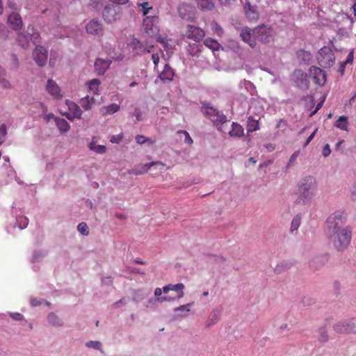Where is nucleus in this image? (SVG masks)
Listing matches in <instances>:
<instances>
[{
  "instance_id": "22",
  "label": "nucleus",
  "mask_w": 356,
  "mask_h": 356,
  "mask_svg": "<svg viewBox=\"0 0 356 356\" xmlns=\"http://www.w3.org/2000/svg\"><path fill=\"white\" fill-rule=\"evenodd\" d=\"M209 113L211 116V120L216 124H222L227 120V118L224 114L222 113L216 112V111L213 110L212 108H211V111Z\"/></svg>"
},
{
  "instance_id": "40",
  "label": "nucleus",
  "mask_w": 356,
  "mask_h": 356,
  "mask_svg": "<svg viewBox=\"0 0 356 356\" xmlns=\"http://www.w3.org/2000/svg\"><path fill=\"white\" fill-rule=\"evenodd\" d=\"M297 54L298 56L305 62H309L312 59V54L309 51L300 50L298 51Z\"/></svg>"
},
{
  "instance_id": "58",
  "label": "nucleus",
  "mask_w": 356,
  "mask_h": 356,
  "mask_svg": "<svg viewBox=\"0 0 356 356\" xmlns=\"http://www.w3.org/2000/svg\"><path fill=\"white\" fill-rule=\"evenodd\" d=\"M265 147L270 152L273 151L275 149V145L272 143H268L264 145Z\"/></svg>"
},
{
  "instance_id": "10",
  "label": "nucleus",
  "mask_w": 356,
  "mask_h": 356,
  "mask_svg": "<svg viewBox=\"0 0 356 356\" xmlns=\"http://www.w3.org/2000/svg\"><path fill=\"white\" fill-rule=\"evenodd\" d=\"M334 237L337 238L339 245H348L352 237V230L350 227H346L339 230Z\"/></svg>"
},
{
  "instance_id": "49",
  "label": "nucleus",
  "mask_w": 356,
  "mask_h": 356,
  "mask_svg": "<svg viewBox=\"0 0 356 356\" xmlns=\"http://www.w3.org/2000/svg\"><path fill=\"white\" fill-rule=\"evenodd\" d=\"M299 154H300V150L296 151L290 157L289 162L288 165H292L296 161Z\"/></svg>"
},
{
  "instance_id": "12",
  "label": "nucleus",
  "mask_w": 356,
  "mask_h": 356,
  "mask_svg": "<svg viewBox=\"0 0 356 356\" xmlns=\"http://www.w3.org/2000/svg\"><path fill=\"white\" fill-rule=\"evenodd\" d=\"M46 90L54 99H60L63 97L60 87L51 79L47 81Z\"/></svg>"
},
{
  "instance_id": "43",
  "label": "nucleus",
  "mask_w": 356,
  "mask_h": 356,
  "mask_svg": "<svg viewBox=\"0 0 356 356\" xmlns=\"http://www.w3.org/2000/svg\"><path fill=\"white\" fill-rule=\"evenodd\" d=\"M348 324L350 333H356V318L348 319Z\"/></svg>"
},
{
  "instance_id": "39",
  "label": "nucleus",
  "mask_w": 356,
  "mask_h": 356,
  "mask_svg": "<svg viewBox=\"0 0 356 356\" xmlns=\"http://www.w3.org/2000/svg\"><path fill=\"white\" fill-rule=\"evenodd\" d=\"M177 135L180 138L184 136V143L188 145H192L193 143V139L190 136L189 134L185 130H179L177 131Z\"/></svg>"
},
{
  "instance_id": "1",
  "label": "nucleus",
  "mask_w": 356,
  "mask_h": 356,
  "mask_svg": "<svg viewBox=\"0 0 356 356\" xmlns=\"http://www.w3.org/2000/svg\"><path fill=\"white\" fill-rule=\"evenodd\" d=\"M274 32L272 28L264 25H259L254 29L245 27L240 33V37L252 48H254L257 44V40L268 43L273 38Z\"/></svg>"
},
{
  "instance_id": "16",
  "label": "nucleus",
  "mask_w": 356,
  "mask_h": 356,
  "mask_svg": "<svg viewBox=\"0 0 356 356\" xmlns=\"http://www.w3.org/2000/svg\"><path fill=\"white\" fill-rule=\"evenodd\" d=\"M156 165H163L161 162H151L145 164H139L133 168L132 172L136 175H143L146 173L151 167Z\"/></svg>"
},
{
  "instance_id": "48",
  "label": "nucleus",
  "mask_w": 356,
  "mask_h": 356,
  "mask_svg": "<svg viewBox=\"0 0 356 356\" xmlns=\"http://www.w3.org/2000/svg\"><path fill=\"white\" fill-rule=\"evenodd\" d=\"M149 140V138H146L143 135H137L136 136V141L137 143L138 144H143L145 143V142L148 141Z\"/></svg>"
},
{
  "instance_id": "6",
  "label": "nucleus",
  "mask_w": 356,
  "mask_h": 356,
  "mask_svg": "<svg viewBox=\"0 0 356 356\" xmlns=\"http://www.w3.org/2000/svg\"><path fill=\"white\" fill-rule=\"evenodd\" d=\"M309 77L315 84L319 86H324L327 80L325 71L315 66L310 67L309 70Z\"/></svg>"
},
{
  "instance_id": "28",
  "label": "nucleus",
  "mask_w": 356,
  "mask_h": 356,
  "mask_svg": "<svg viewBox=\"0 0 356 356\" xmlns=\"http://www.w3.org/2000/svg\"><path fill=\"white\" fill-rule=\"evenodd\" d=\"M94 103L95 98L93 97H90L89 95H86L81 98L79 102L81 106L83 107L86 111L90 110Z\"/></svg>"
},
{
  "instance_id": "32",
  "label": "nucleus",
  "mask_w": 356,
  "mask_h": 356,
  "mask_svg": "<svg viewBox=\"0 0 356 356\" xmlns=\"http://www.w3.org/2000/svg\"><path fill=\"white\" fill-rule=\"evenodd\" d=\"M335 127L343 131H348V118L345 115L340 116L335 122Z\"/></svg>"
},
{
  "instance_id": "24",
  "label": "nucleus",
  "mask_w": 356,
  "mask_h": 356,
  "mask_svg": "<svg viewBox=\"0 0 356 356\" xmlns=\"http://www.w3.org/2000/svg\"><path fill=\"white\" fill-rule=\"evenodd\" d=\"M334 330L339 334H348L350 330L348 329V320L339 321L333 326Z\"/></svg>"
},
{
  "instance_id": "56",
  "label": "nucleus",
  "mask_w": 356,
  "mask_h": 356,
  "mask_svg": "<svg viewBox=\"0 0 356 356\" xmlns=\"http://www.w3.org/2000/svg\"><path fill=\"white\" fill-rule=\"evenodd\" d=\"M110 1L115 4L124 5L126 4L129 0H110Z\"/></svg>"
},
{
  "instance_id": "4",
  "label": "nucleus",
  "mask_w": 356,
  "mask_h": 356,
  "mask_svg": "<svg viewBox=\"0 0 356 356\" xmlns=\"http://www.w3.org/2000/svg\"><path fill=\"white\" fill-rule=\"evenodd\" d=\"M318 64L323 67H330L335 62V56L330 47H324L321 48L317 56Z\"/></svg>"
},
{
  "instance_id": "15",
  "label": "nucleus",
  "mask_w": 356,
  "mask_h": 356,
  "mask_svg": "<svg viewBox=\"0 0 356 356\" xmlns=\"http://www.w3.org/2000/svg\"><path fill=\"white\" fill-rule=\"evenodd\" d=\"M244 10L249 21H257L259 19V14L257 12L256 7L251 6L250 2L246 1L245 3Z\"/></svg>"
},
{
  "instance_id": "62",
  "label": "nucleus",
  "mask_w": 356,
  "mask_h": 356,
  "mask_svg": "<svg viewBox=\"0 0 356 356\" xmlns=\"http://www.w3.org/2000/svg\"><path fill=\"white\" fill-rule=\"evenodd\" d=\"M353 52H350V53L348 54V57H347V59H346V60L345 63H350V62H352V61H353Z\"/></svg>"
},
{
  "instance_id": "2",
  "label": "nucleus",
  "mask_w": 356,
  "mask_h": 356,
  "mask_svg": "<svg viewBox=\"0 0 356 356\" xmlns=\"http://www.w3.org/2000/svg\"><path fill=\"white\" fill-rule=\"evenodd\" d=\"M317 182L312 176H307L301 179L298 184L297 195L298 198L304 203L311 202L316 195Z\"/></svg>"
},
{
  "instance_id": "21",
  "label": "nucleus",
  "mask_w": 356,
  "mask_h": 356,
  "mask_svg": "<svg viewBox=\"0 0 356 356\" xmlns=\"http://www.w3.org/2000/svg\"><path fill=\"white\" fill-rule=\"evenodd\" d=\"M179 15L184 19H188L190 17L192 11V6L188 3H180L177 8Z\"/></svg>"
},
{
  "instance_id": "41",
  "label": "nucleus",
  "mask_w": 356,
  "mask_h": 356,
  "mask_svg": "<svg viewBox=\"0 0 356 356\" xmlns=\"http://www.w3.org/2000/svg\"><path fill=\"white\" fill-rule=\"evenodd\" d=\"M86 346L88 348H92L97 350H101L102 353L104 351L102 350V344L99 341H90L86 343Z\"/></svg>"
},
{
  "instance_id": "59",
  "label": "nucleus",
  "mask_w": 356,
  "mask_h": 356,
  "mask_svg": "<svg viewBox=\"0 0 356 356\" xmlns=\"http://www.w3.org/2000/svg\"><path fill=\"white\" fill-rule=\"evenodd\" d=\"M20 220H22V222H23V223H24V227H21V226H20L19 227H20V229H24V228H25V227L27 226V225H28V219H27L26 218H25V217H22V218H20Z\"/></svg>"
},
{
  "instance_id": "37",
  "label": "nucleus",
  "mask_w": 356,
  "mask_h": 356,
  "mask_svg": "<svg viewBox=\"0 0 356 356\" xmlns=\"http://www.w3.org/2000/svg\"><path fill=\"white\" fill-rule=\"evenodd\" d=\"M99 80L97 79H94L88 83V89L90 92H92L93 94H97V91L99 90Z\"/></svg>"
},
{
  "instance_id": "19",
  "label": "nucleus",
  "mask_w": 356,
  "mask_h": 356,
  "mask_svg": "<svg viewBox=\"0 0 356 356\" xmlns=\"http://www.w3.org/2000/svg\"><path fill=\"white\" fill-rule=\"evenodd\" d=\"M66 104L73 115L72 118H71L70 115H67V118L70 120H72L74 118L80 119L82 113L80 107L76 104L70 100H66Z\"/></svg>"
},
{
  "instance_id": "34",
  "label": "nucleus",
  "mask_w": 356,
  "mask_h": 356,
  "mask_svg": "<svg viewBox=\"0 0 356 356\" xmlns=\"http://www.w3.org/2000/svg\"><path fill=\"white\" fill-rule=\"evenodd\" d=\"M17 41L18 44L24 49H26L29 46V40L28 36L22 33H19L17 34Z\"/></svg>"
},
{
  "instance_id": "17",
  "label": "nucleus",
  "mask_w": 356,
  "mask_h": 356,
  "mask_svg": "<svg viewBox=\"0 0 356 356\" xmlns=\"http://www.w3.org/2000/svg\"><path fill=\"white\" fill-rule=\"evenodd\" d=\"M8 23L14 30H19L22 26L21 16L17 13H12L8 17Z\"/></svg>"
},
{
  "instance_id": "63",
  "label": "nucleus",
  "mask_w": 356,
  "mask_h": 356,
  "mask_svg": "<svg viewBox=\"0 0 356 356\" xmlns=\"http://www.w3.org/2000/svg\"><path fill=\"white\" fill-rule=\"evenodd\" d=\"M31 304L33 306H37L39 305L40 302L36 299H31Z\"/></svg>"
},
{
  "instance_id": "50",
  "label": "nucleus",
  "mask_w": 356,
  "mask_h": 356,
  "mask_svg": "<svg viewBox=\"0 0 356 356\" xmlns=\"http://www.w3.org/2000/svg\"><path fill=\"white\" fill-rule=\"evenodd\" d=\"M330 153L331 150L330 146L328 144H326L323 148L322 154L325 157H327L330 154Z\"/></svg>"
},
{
  "instance_id": "64",
  "label": "nucleus",
  "mask_w": 356,
  "mask_h": 356,
  "mask_svg": "<svg viewBox=\"0 0 356 356\" xmlns=\"http://www.w3.org/2000/svg\"><path fill=\"white\" fill-rule=\"evenodd\" d=\"M352 8L353 10V13H354L355 17H356V0H355V3L352 6Z\"/></svg>"
},
{
  "instance_id": "30",
  "label": "nucleus",
  "mask_w": 356,
  "mask_h": 356,
  "mask_svg": "<svg viewBox=\"0 0 356 356\" xmlns=\"http://www.w3.org/2000/svg\"><path fill=\"white\" fill-rule=\"evenodd\" d=\"M55 122L56 127L61 132H66L70 128V126L68 124V122L63 118H56Z\"/></svg>"
},
{
  "instance_id": "44",
  "label": "nucleus",
  "mask_w": 356,
  "mask_h": 356,
  "mask_svg": "<svg viewBox=\"0 0 356 356\" xmlns=\"http://www.w3.org/2000/svg\"><path fill=\"white\" fill-rule=\"evenodd\" d=\"M77 229L83 235H88L89 233L88 227L86 222H81L79 224Z\"/></svg>"
},
{
  "instance_id": "23",
  "label": "nucleus",
  "mask_w": 356,
  "mask_h": 356,
  "mask_svg": "<svg viewBox=\"0 0 356 356\" xmlns=\"http://www.w3.org/2000/svg\"><path fill=\"white\" fill-rule=\"evenodd\" d=\"M199 9L203 11L211 10L215 4L213 0H195Z\"/></svg>"
},
{
  "instance_id": "47",
  "label": "nucleus",
  "mask_w": 356,
  "mask_h": 356,
  "mask_svg": "<svg viewBox=\"0 0 356 356\" xmlns=\"http://www.w3.org/2000/svg\"><path fill=\"white\" fill-rule=\"evenodd\" d=\"M122 138H123V134L121 133L120 134L114 135V136H111V138L110 139V142L112 143L118 144L121 142Z\"/></svg>"
},
{
  "instance_id": "45",
  "label": "nucleus",
  "mask_w": 356,
  "mask_h": 356,
  "mask_svg": "<svg viewBox=\"0 0 356 356\" xmlns=\"http://www.w3.org/2000/svg\"><path fill=\"white\" fill-rule=\"evenodd\" d=\"M318 339H319V341H323V342L327 341L328 335H327V331L325 327H321L319 329Z\"/></svg>"
},
{
  "instance_id": "27",
  "label": "nucleus",
  "mask_w": 356,
  "mask_h": 356,
  "mask_svg": "<svg viewBox=\"0 0 356 356\" xmlns=\"http://www.w3.org/2000/svg\"><path fill=\"white\" fill-rule=\"evenodd\" d=\"M259 129V120H255L252 116H250L247 120L248 132H254Z\"/></svg>"
},
{
  "instance_id": "42",
  "label": "nucleus",
  "mask_w": 356,
  "mask_h": 356,
  "mask_svg": "<svg viewBox=\"0 0 356 356\" xmlns=\"http://www.w3.org/2000/svg\"><path fill=\"white\" fill-rule=\"evenodd\" d=\"M211 29L219 36H221L223 33L222 28L216 22L211 23Z\"/></svg>"
},
{
  "instance_id": "9",
  "label": "nucleus",
  "mask_w": 356,
  "mask_h": 356,
  "mask_svg": "<svg viewBox=\"0 0 356 356\" xmlns=\"http://www.w3.org/2000/svg\"><path fill=\"white\" fill-rule=\"evenodd\" d=\"M48 51L40 46H37L33 52V59L40 67L45 65L47 60Z\"/></svg>"
},
{
  "instance_id": "38",
  "label": "nucleus",
  "mask_w": 356,
  "mask_h": 356,
  "mask_svg": "<svg viewBox=\"0 0 356 356\" xmlns=\"http://www.w3.org/2000/svg\"><path fill=\"white\" fill-rule=\"evenodd\" d=\"M138 7L140 8V11L145 16L147 15L150 12V10L153 9V7L150 6L149 2L138 3Z\"/></svg>"
},
{
  "instance_id": "54",
  "label": "nucleus",
  "mask_w": 356,
  "mask_h": 356,
  "mask_svg": "<svg viewBox=\"0 0 356 356\" xmlns=\"http://www.w3.org/2000/svg\"><path fill=\"white\" fill-rule=\"evenodd\" d=\"M6 134H7V127H6V124H2L0 126V134L4 137L6 135Z\"/></svg>"
},
{
  "instance_id": "31",
  "label": "nucleus",
  "mask_w": 356,
  "mask_h": 356,
  "mask_svg": "<svg viewBox=\"0 0 356 356\" xmlns=\"http://www.w3.org/2000/svg\"><path fill=\"white\" fill-rule=\"evenodd\" d=\"M162 290L161 288H156L154 290V296L156 297V300L159 302H170L175 300V298L170 296H161Z\"/></svg>"
},
{
  "instance_id": "36",
  "label": "nucleus",
  "mask_w": 356,
  "mask_h": 356,
  "mask_svg": "<svg viewBox=\"0 0 356 356\" xmlns=\"http://www.w3.org/2000/svg\"><path fill=\"white\" fill-rule=\"evenodd\" d=\"M301 224V215L297 214L292 220L291 224V228L290 231L291 232H293L294 231L298 230L300 225Z\"/></svg>"
},
{
  "instance_id": "18",
  "label": "nucleus",
  "mask_w": 356,
  "mask_h": 356,
  "mask_svg": "<svg viewBox=\"0 0 356 356\" xmlns=\"http://www.w3.org/2000/svg\"><path fill=\"white\" fill-rule=\"evenodd\" d=\"M129 45L130 48L135 51L136 54H138L140 52L143 51L149 52L148 48L153 47L152 45H145L136 39L133 40Z\"/></svg>"
},
{
  "instance_id": "53",
  "label": "nucleus",
  "mask_w": 356,
  "mask_h": 356,
  "mask_svg": "<svg viewBox=\"0 0 356 356\" xmlns=\"http://www.w3.org/2000/svg\"><path fill=\"white\" fill-rule=\"evenodd\" d=\"M152 60L154 64V68H156L159 63V56L158 54H153L152 55Z\"/></svg>"
},
{
  "instance_id": "60",
  "label": "nucleus",
  "mask_w": 356,
  "mask_h": 356,
  "mask_svg": "<svg viewBox=\"0 0 356 356\" xmlns=\"http://www.w3.org/2000/svg\"><path fill=\"white\" fill-rule=\"evenodd\" d=\"M8 6L11 9V10H16L17 9V4L14 2H12V1H9L8 3Z\"/></svg>"
},
{
  "instance_id": "11",
  "label": "nucleus",
  "mask_w": 356,
  "mask_h": 356,
  "mask_svg": "<svg viewBox=\"0 0 356 356\" xmlns=\"http://www.w3.org/2000/svg\"><path fill=\"white\" fill-rule=\"evenodd\" d=\"M88 34L93 35H102L104 30L102 24L97 20L90 21L86 26Z\"/></svg>"
},
{
  "instance_id": "26",
  "label": "nucleus",
  "mask_w": 356,
  "mask_h": 356,
  "mask_svg": "<svg viewBox=\"0 0 356 356\" xmlns=\"http://www.w3.org/2000/svg\"><path fill=\"white\" fill-rule=\"evenodd\" d=\"M97 140L95 137L92 138V141L88 145L90 150L97 154H104L106 151V147L104 145H96Z\"/></svg>"
},
{
  "instance_id": "20",
  "label": "nucleus",
  "mask_w": 356,
  "mask_h": 356,
  "mask_svg": "<svg viewBox=\"0 0 356 356\" xmlns=\"http://www.w3.org/2000/svg\"><path fill=\"white\" fill-rule=\"evenodd\" d=\"M175 73L172 67L168 65L165 64L163 70L159 74V78L162 81H170L173 79Z\"/></svg>"
},
{
  "instance_id": "46",
  "label": "nucleus",
  "mask_w": 356,
  "mask_h": 356,
  "mask_svg": "<svg viewBox=\"0 0 356 356\" xmlns=\"http://www.w3.org/2000/svg\"><path fill=\"white\" fill-rule=\"evenodd\" d=\"M120 106L117 104H111L106 107V112L109 114H113L118 111Z\"/></svg>"
},
{
  "instance_id": "5",
  "label": "nucleus",
  "mask_w": 356,
  "mask_h": 356,
  "mask_svg": "<svg viewBox=\"0 0 356 356\" xmlns=\"http://www.w3.org/2000/svg\"><path fill=\"white\" fill-rule=\"evenodd\" d=\"M122 8L118 6L108 5L104 7L102 12L104 20L108 24H112L120 19Z\"/></svg>"
},
{
  "instance_id": "3",
  "label": "nucleus",
  "mask_w": 356,
  "mask_h": 356,
  "mask_svg": "<svg viewBox=\"0 0 356 356\" xmlns=\"http://www.w3.org/2000/svg\"><path fill=\"white\" fill-rule=\"evenodd\" d=\"M346 222L344 213L341 211H337L332 213L325 222L326 234L332 238L339 231L340 227Z\"/></svg>"
},
{
  "instance_id": "61",
  "label": "nucleus",
  "mask_w": 356,
  "mask_h": 356,
  "mask_svg": "<svg viewBox=\"0 0 356 356\" xmlns=\"http://www.w3.org/2000/svg\"><path fill=\"white\" fill-rule=\"evenodd\" d=\"M352 197H353V200H356V183L353 186Z\"/></svg>"
},
{
  "instance_id": "29",
  "label": "nucleus",
  "mask_w": 356,
  "mask_h": 356,
  "mask_svg": "<svg viewBox=\"0 0 356 356\" xmlns=\"http://www.w3.org/2000/svg\"><path fill=\"white\" fill-rule=\"evenodd\" d=\"M221 314V310L218 309H213L210 314L208 319L207 327H210L216 323Z\"/></svg>"
},
{
  "instance_id": "51",
  "label": "nucleus",
  "mask_w": 356,
  "mask_h": 356,
  "mask_svg": "<svg viewBox=\"0 0 356 356\" xmlns=\"http://www.w3.org/2000/svg\"><path fill=\"white\" fill-rule=\"evenodd\" d=\"M134 115L138 121H140L142 120V112L138 108H136L134 109Z\"/></svg>"
},
{
  "instance_id": "25",
  "label": "nucleus",
  "mask_w": 356,
  "mask_h": 356,
  "mask_svg": "<svg viewBox=\"0 0 356 356\" xmlns=\"http://www.w3.org/2000/svg\"><path fill=\"white\" fill-rule=\"evenodd\" d=\"M232 130L229 132V136L241 138L244 135V129L241 124L232 122Z\"/></svg>"
},
{
  "instance_id": "33",
  "label": "nucleus",
  "mask_w": 356,
  "mask_h": 356,
  "mask_svg": "<svg viewBox=\"0 0 356 356\" xmlns=\"http://www.w3.org/2000/svg\"><path fill=\"white\" fill-rule=\"evenodd\" d=\"M204 44L213 51H217L220 49V43L211 38H207L204 40Z\"/></svg>"
},
{
  "instance_id": "14",
  "label": "nucleus",
  "mask_w": 356,
  "mask_h": 356,
  "mask_svg": "<svg viewBox=\"0 0 356 356\" xmlns=\"http://www.w3.org/2000/svg\"><path fill=\"white\" fill-rule=\"evenodd\" d=\"M184 284L182 283H179L177 284H168L163 288V291L164 293H168L170 291H175L177 292V296L175 297L177 298H181L184 297Z\"/></svg>"
},
{
  "instance_id": "8",
  "label": "nucleus",
  "mask_w": 356,
  "mask_h": 356,
  "mask_svg": "<svg viewBox=\"0 0 356 356\" xmlns=\"http://www.w3.org/2000/svg\"><path fill=\"white\" fill-rule=\"evenodd\" d=\"M185 36L195 42H200L205 36V31L200 27L188 24L186 26Z\"/></svg>"
},
{
  "instance_id": "7",
  "label": "nucleus",
  "mask_w": 356,
  "mask_h": 356,
  "mask_svg": "<svg viewBox=\"0 0 356 356\" xmlns=\"http://www.w3.org/2000/svg\"><path fill=\"white\" fill-rule=\"evenodd\" d=\"M159 17L158 16H147L143 19V26L148 35L153 36L156 35L159 29Z\"/></svg>"
},
{
  "instance_id": "52",
  "label": "nucleus",
  "mask_w": 356,
  "mask_h": 356,
  "mask_svg": "<svg viewBox=\"0 0 356 356\" xmlns=\"http://www.w3.org/2000/svg\"><path fill=\"white\" fill-rule=\"evenodd\" d=\"M10 316L15 321H21L23 319V315L19 313H11L10 314Z\"/></svg>"
},
{
  "instance_id": "55",
  "label": "nucleus",
  "mask_w": 356,
  "mask_h": 356,
  "mask_svg": "<svg viewBox=\"0 0 356 356\" xmlns=\"http://www.w3.org/2000/svg\"><path fill=\"white\" fill-rule=\"evenodd\" d=\"M191 305V304H186L184 305H181V306L177 307L176 310H181V311L186 310L187 312H189Z\"/></svg>"
},
{
  "instance_id": "57",
  "label": "nucleus",
  "mask_w": 356,
  "mask_h": 356,
  "mask_svg": "<svg viewBox=\"0 0 356 356\" xmlns=\"http://www.w3.org/2000/svg\"><path fill=\"white\" fill-rule=\"evenodd\" d=\"M286 125V122L283 119L279 120L277 123L276 128L284 127Z\"/></svg>"
},
{
  "instance_id": "13",
  "label": "nucleus",
  "mask_w": 356,
  "mask_h": 356,
  "mask_svg": "<svg viewBox=\"0 0 356 356\" xmlns=\"http://www.w3.org/2000/svg\"><path fill=\"white\" fill-rule=\"evenodd\" d=\"M111 60L109 59L97 58L95 62V70L97 74L102 75L109 68Z\"/></svg>"
},
{
  "instance_id": "35",
  "label": "nucleus",
  "mask_w": 356,
  "mask_h": 356,
  "mask_svg": "<svg viewBox=\"0 0 356 356\" xmlns=\"http://www.w3.org/2000/svg\"><path fill=\"white\" fill-rule=\"evenodd\" d=\"M48 322L54 326H62V321L54 314L50 313L47 316Z\"/></svg>"
}]
</instances>
